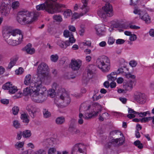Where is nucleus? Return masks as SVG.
<instances>
[{"label": "nucleus", "instance_id": "1", "mask_svg": "<svg viewBox=\"0 0 154 154\" xmlns=\"http://www.w3.org/2000/svg\"><path fill=\"white\" fill-rule=\"evenodd\" d=\"M46 91V88L43 86L40 82H36L31 83L29 87L25 88L23 91V94L25 96L29 94L33 101L42 103L47 98Z\"/></svg>", "mask_w": 154, "mask_h": 154}, {"label": "nucleus", "instance_id": "2", "mask_svg": "<svg viewBox=\"0 0 154 154\" xmlns=\"http://www.w3.org/2000/svg\"><path fill=\"white\" fill-rule=\"evenodd\" d=\"M3 36L8 44L13 46L20 44L23 37L22 32L18 29L4 30Z\"/></svg>", "mask_w": 154, "mask_h": 154}, {"label": "nucleus", "instance_id": "3", "mask_svg": "<svg viewBox=\"0 0 154 154\" xmlns=\"http://www.w3.org/2000/svg\"><path fill=\"white\" fill-rule=\"evenodd\" d=\"M39 14L36 11L31 12L27 10L21 11L17 14V20L22 25L30 24L36 20Z\"/></svg>", "mask_w": 154, "mask_h": 154}, {"label": "nucleus", "instance_id": "4", "mask_svg": "<svg viewBox=\"0 0 154 154\" xmlns=\"http://www.w3.org/2000/svg\"><path fill=\"white\" fill-rule=\"evenodd\" d=\"M57 0H46L44 3L40 4L36 6L37 11L45 10L48 13L53 14L61 11L60 8L64 7L63 5L56 2Z\"/></svg>", "mask_w": 154, "mask_h": 154}, {"label": "nucleus", "instance_id": "5", "mask_svg": "<svg viewBox=\"0 0 154 154\" xmlns=\"http://www.w3.org/2000/svg\"><path fill=\"white\" fill-rule=\"evenodd\" d=\"M93 105L95 107L96 111H94V112L91 113L87 112L85 113L84 116H83L82 113H79V119L78 120V122L79 124L82 125L83 123L84 122L83 118L86 119H88L97 116L98 113L101 112L102 107L98 103H95Z\"/></svg>", "mask_w": 154, "mask_h": 154}, {"label": "nucleus", "instance_id": "6", "mask_svg": "<svg viewBox=\"0 0 154 154\" xmlns=\"http://www.w3.org/2000/svg\"><path fill=\"white\" fill-rule=\"evenodd\" d=\"M96 66L103 72H107L110 68V62L109 58L104 55L100 56L96 61Z\"/></svg>", "mask_w": 154, "mask_h": 154}, {"label": "nucleus", "instance_id": "7", "mask_svg": "<svg viewBox=\"0 0 154 154\" xmlns=\"http://www.w3.org/2000/svg\"><path fill=\"white\" fill-rule=\"evenodd\" d=\"M49 68L47 65L45 63H41L38 66L37 73L38 75V81L41 82H44L48 75Z\"/></svg>", "mask_w": 154, "mask_h": 154}, {"label": "nucleus", "instance_id": "8", "mask_svg": "<svg viewBox=\"0 0 154 154\" xmlns=\"http://www.w3.org/2000/svg\"><path fill=\"white\" fill-rule=\"evenodd\" d=\"M104 11H99L97 12L98 16L101 18H105L106 16L111 17L113 15V11L112 5L109 3H106L102 8Z\"/></svg>", "mask_w": 154, "mask_h": 154}, {"label": "nucleus", "instance_id": "9", "mask_svg": "<svg viewBox=\"0 0 154 154\" xmlns=\"http://www.w3.org/2000/svg\"><path fill=\"white\" fill-rule=\"evenodd\" d=\"M110 134L112 136L122 135V137L119 138L112 139V143L115 146H119L122 145L124 142V138L123 134L119 130H114L110 132Z\"/></svg>", "mask_w": 154, "mask_h": 154}, {"label": "nucleus", "instance_id": "10", "mask_svg": "<svg viewBox=\"0 0 154 154\" xmlns=\"http://www.w3.org/2000/svg\"><path fill=\"white\" fill-rule=\"evenodd\" d=\"M71 154H86V146L82 143L76 144L72 149Z\"/></svg>", "mask_w": 154, "mask_h": 154}, {"label": "nucleus", "instance_id": "11", "mask_svg": "<svg viewBox=\"0 0 154 154\" xmlns=\"http://www.w3.org/2000/svg\"><path fill=\"white\" fill-rule=\"evenodd\" d=\"M135 14H138L140 18L144 21L146 23H149L150 18L148 14L145 11H142L136 8L133 12Z\"/></svg>", "mask_w": 154, "mask_h": 154}, {"label": "nucleus", "instance_id": "12", "mask_svg": "<svg viewBox=\"0 0 154 154\" xmlns=\"http://www.w3.org/2000/svg\"><path fill=\"white\" fill-rule=\"evenodd\" d=\"M134 98L136 101L140 104L144 103L146 101V97L145 95L140 92L135 93Z\"/></svg>", "mask_w": 154, "mask_h": 154}, {"label": "nucleus", "instance_id": "13", "mask_svg": "<svg viewBox=\"0 0 154 154\" xmlns=\"http://www.w3.org/2000/svg\"><path fill=\"white\" fill-rule=\"evenodd\" d=\"M2 88L4 90H7L10 94H14L17 91L16 87L12 86L10 82H8L4 85L2 86Z\"/></svg>", "mask_w": 154, "mask_h": 154}, {"label": "nucleus", "instance_id": "14", "mask_svg": "<svg viewBox=\"0 0 154 154\" xmlns=\"http://www.w3.org/2000/svg\"><path fill=\"white\" fill-rule=\"evenodd\" d=\"M82 65V61L79 59H72L71 60L70 66L72 70H78Z\"/></svg>", "mask_w": 154, "mask_h": 154}, {"label": "nucleus", "instance_id": "15", "mask_svg": "<svg viewBox=\"0 0 154 154\" xmlns=\"http://www.w3.org/2000/svg\"><path fill=\"white\" fill-rule=\"evenodd\" d=\"M135 84V81L130 80L124 83L123 87L126 91H130L132 90Z\"/></svg>", "mask_w": 154, "mask_h": 154}, {"label": "nucleus", "instance_id": "16", "mask_svg": "<svg viewBox=\"0 0 154 154\" xmlns=\"http://www.w3.org/2000/svg\"><path fill=\"white\" fill-rule=\"evenodd\" d=\"M26 110L28 112L30 116L32 118L34 116V113L36 111V109L32 104H29L26 107Z\"/></svg>", "mask_w": 154, "mask_h": 154}, {"label": "nucleus", "instance_id": "17", "mask_svg": "<svg viewBox=\"0 0 154 154\" xmlns=\"http://www.w3.org/2000/svg\"><path fill=\"white\" fill-rule=\"evenodd\" d=\"M55 139L54 138H49L44 140L42 142V145L45 147L48 148L54 144Z\"/></svg>", "mask_w": 154, "mask_h": 154}, {"label": "nucleus", "instance_id": "18", "mask_svg": "<svg viewBox=\"0 0 154 154\" xmlns=\"http://www.w3.org/2000/svg\"><path fill=\"white\" fill-rule=\"evenodd\" d=\"M7 4L8 5V3L3 4L1 7V11L2 15L3 16H8L10 13V9L8 7Z\"/></svg>", "mask_w": 154, "mask_h": 154}, {"label": "nucleus", "instance_id": "19", "mask_svg": "<svg viewBox=\"0 0 154 154\" xmlns=\"http://www.w3.org/2000/svg\"><path fill=\"white\" fill-rule=\"evenodd\" d=\"M60 98L61 100H64L67 104L69 103L70 99L68 94L65 91L64 89H63L62 90V92L61 94H60Z\"/></svg>", "mask_w": 154, "mask_h": 154}, {"label": "nucleus", "instance_id": "20", "mask_svg": "<svg viewBox=\"0 0 154 154\" xmlns=\"http://www.w3.org/2000/svg\"><path fill=\"white\" fill-rule=\"evenodd\" d=\"M95 29L96 34L100 36L103 35L105 32V27L103 25H97L96 26Z\"/></svg>", "mask_w": 154, "mask_h": 154}, {"label": "nucleus", "instance_id": "21", "mask_svg": "<svg viewBox=\"0 0 154 154\" xmlns=\"http://www.w3.org/2000/svg\"><path fill=\"white\" fill-rule=\"evenodd\" d=\"M57 43L60 48L64 49L69 46V43L68 41L64 42L61 40H58L57 41Z\"/></svg>", "mask_w": 154, "mask_h": 154}, {"label": "nucleus", "instance_id": "22", "mask_svg": "<svg viewBox=\"0 0 154 154\" xmlns=\"http://www.w3.org/2000/svg\"><path fill=\"white\" fill-rule=\"evenodd\" d=\"M31 75L30 74H28L26 75L25 77L24 80V84L26 85H30L32 83H35L39 80L38 79V77L37 78V79L34 82H32L31 80Z\"/></svg>", "mask_w": 154, "mask_h": 154}, {"label": "nucleus", "instance_id": "23", "mask_svg": "<svg viewBox=\"0 0 154 154\" xmlns=\"http://www.w3.org/2000/svg\"><path fill=\"white\" fill-rule=\"evenodd\" d=\"M128 114L127 116V117L131 119L135 117L137 115H139V113L134 110L130 108H128Z\"/></svg>", "mask_w": 154, "mask_h": 154}, {"label": "nucleus", "instance_id": "24", "mask_svg": "<svg viewBox=\"0 0 154 154\" xmlns=\"http://www.w3.org/2000/svg\"><path fill=\"white\" fill-rule=\"evenodd\" d=\"M69 131L72 134H75L79 133V130L76 128L74 123L71 124L69 127Z\"/></svg>", "mask_w": 154, "mask_h": 154}, {"label": "nucleus", "instance_id": "25", "mask_svg": "<svg viewBox=\"0 0 154 154\" xmlns=\"http://www.w3.org/2000/svg\"><path fill=\"white\" fill-rule=\"evenodd\" d=\"M18 59V57L17 56H15L11 58L10 60V62L7 67V69H10L15 64Z\"/></svg>", "mask_w": 154, "mask_h": 154}, {"label": "nucleus", "instance_id": "26", "mask_svg": "<svg viewBox=\"0 0 154 154\" xmlns=\"http://www.w3.org/2000/svg\"><path fill=\"white\" fill-rule=\"evenodd\" d=\"M90 105H88L86 103H82L80 105L79 109V111L82 112L87 111L90 108Z\"/></svg>", "mask_w": 154, "mask_h": 154}, {"label": "nucleus", "instance_id": "27", "mask_svg": "<svg viewBox=\"0 0 154 154\" xmlns=\"http://www.w3.org/2000/svg\"><path fill=\"white\" fill-rule=\"evenodd\" d=\"M31 45L28 44L25 47V49L26 52L28 54H32L35 52L33 48H31Z\"/></svg>", "mask_w": 154, "mask_h": 154}, {"label": "nucleus", "instance_id": "28", "mask_svg": "<svg viewBox=\"0 0 154 154\" xmlns=\"http://www.w3.org/2000/svg\"><path fill=\"white\" fill-rule=\"evenodd\" d=\"M108 79L109 81H114L116 79V72H111L107 75Z\"/></svg>", "mask_w": 154, "mask_h": 154}, {"label": "nucleus", "instance_id": "29", "mask_svg": "<svg viewBox=\"0 0 154 154\" xmlns=\"http://www.w3.org/2000/svg\"><path fill=\"white\" fill-rule=\"evenodd\" d=\"M29 116L25 113L22 114L21 115L20 118L22 120V122L26 125L29 122V119L28 118Z\"/></svg>", "mask_w": 154, "mask_h": 154}, {"label": "nucleus", "instance_id": "30", "mask_svg": "<svg viewBox=\"0 0 154 154\" xmlns=\"http://www.w3.org/2000/svg\"><path fill=\"white\" fill-rule=\"evenodd\" d=\"M65 121V118L63 116H60L57 117L56 120V123L58 125L63 124Z\"/></svg>", "mask_w": 154, "mask_h": 154}, {"label": "nucleus", "instance_id": "31", "mask_svg": "<svg viewBox=\"0 0 154 154\" xmlns=\"http://www.w3.org/2000/svg\"><path fill=\"white\" fill-rule=\"evenodd\" d=\"M88 1V0H82V2L83 4V6L81 7V9L82 10H84L85 14L88 11L86 7L87 5Z\"/></svg>", "mask_w": 154, "mask_h": 154}, {"label": "nucleus", "instance_id": "32", "mask_svg": "<svg viewBox=\"0 0 154 154\" xmlns=\"http://www.w3.org/2000/svg\"><path fill=\"white\" fill-rule=\"evenodd\" d=\"M52 89L55 91H58L60 89V86L56 82H54L51 85Z\"/></svg>", "mask_w": 154, "mask_h": 154}, {"label": "nucleus", "instance_id": "33", "mask_svg": "<svg viewBox=\"0 0 154 154\" xmlns=\"http://www.w3.org/2000/svg\"><path fill=\"white\" fill-rule=\"evenodd\" d=\"M109 116V114L106 112L103 113L101 115H99V120L100 121H103L104 120V119H108V118Z\"/></svg>", "mask_w": 154, "mask_h": 154}, {"label": "nucleus", "instance_id": "34", "mask_svg": "<svg viewBox=\"0 0 154 154\" xmlns=\"http://www.w3.org/2000/svg\"><path fill=\"white\" fill-rule=\"evenodd\" d=\"M23 137L27 138L29 137L31 135V131L29 130H26L23 131Z\"/></svg>", "mask_w": 154, "mask_h": 154}, {"label": "nucleus", "instance_id": "35", "mask_svg": "<svg viewBox=\"0 0 154 154\" xmlns=\"http://www.w3.org/2000/svg\"><path fill=\"white\" fill-rule=\"evenodd\" d=\"M58 59L59 56L57 54H52L50 56V60L52 62H56Z\"/></svg>", "mask_w": 154, "mask_h": 154}, {"label": "nucleus", "instance_id": "36", "mask_svg": "<svg viewBox=\"0 0 154 154\" xmlns=\"http://www.w3.org/2000/svg\"><path fill=\"white\" fill-rule=\"evenodd\" d=\"M43 113L44 117L48 118L51 116L50 112L48 111V110L45 109H44L43 111Z\"/></svg>", "mask_w": 154, "mask_h": 154}, {"label": "nucleus", "instance_id": "37", "mask_svg": "<svg viewBox=\"0 0 154 154\" xmlns=\"http://www.w3.org/2000/svg\"><path fill=\"white\" fill-rule=\"evenodd\" d=\"M134 144L140 149L142 148L143 147V144L141 143L139 140H136L134 142Z\"/></svg>", "mask_w": 154, "mask_h": 154}, {"label": "nucleus", "instance_id": "38", "mask_svg": "<svg viewBox=\"0 0 154 154\" xmlns=\"http://www.w3.org/2000/svg\"><path fill=\"white\" fill-rule=\"evenodd\" d=\"M64 36L66 37H69L73 35L72 32H70L69 30H65L63 32Z\"/></svg>", "mask_w": 154, "mask_h": 154}, {"label": "nucleus", "instance_id": "39", "mask_svg": "<svg viewBox=\"0 0 154 154\" xmlns=\"http://www.w3.org/2000/svg\"><path fill=\"white\" fill-rule=\"evenodd\" d=\"M13 125L16 129L20 127V124L19 121L17 120H15L13 121Z\"/></svg>", "mask_w": 154, "mask_h": 154}, {"label": "nucleus", "instance_id": "40", "mask_svg": "<svg viewBox=\"0 0 154 154\" xmlns=\"http://www.w3.org/2000/svg\"><path fill=\"white\" fill-rule=\"evenodd\" d=\"M72 14L71 11L69 9H67L64 11L63 13V15L64 17L66 18L68 17H69Z\"/></svg>", "mask_w": 154, "mask_h": 154}, {"label": "nucleus", "instance_id": "41", "mask_svg": "<svg viewBox=\"0 0 154 154\" xmlns=\"http://www.w3.org/2000/svg\"><path fill=\"white\" fill-rule=\"evenodd\" d=\"M24 145L23 142H17L15 144V147L17 149H19L22 147Z\"/></svg>", "mask_w": 154, "mask_h": 154}, {"label": "nucleus", "instance_id": "42", "mask_svg": "<svg viewBox=\"0 0 154 154\" xmlns=\"http://www.w3.org/2000/svg\"><path fill=\"white\" fill-rule=\"evenodd\" d=\"M54 20L60 22L62 20V18L59 15H54L53 16Z\"/></svg>", "mask_w": 154, "mask_h": 154}, {"label": "nucleus", "instance_id": "43", "mask_svg": "<svg viewBox=\"0 0 154 154\" xmlns=\"http://www.w3.org/2000/svg\"><path fill=\"white\" fill-rule=\"evenodd\" d=\"M19 5V3L18 1H15L12 3L11 7L13 9H17Z\"/></svg>", "mask_w": 154, "mask_h": 154}, {"label": "nucleus", "instance_id": "44", "mask_svg": "<svg viewBox=\"0 0 154 154\" xmlns=\"http://www.w3.org/2000/svg\"><path fill=\"white\" fill-rule=\"evenodd\" d=\"M83 15V13L79 14L77 13H74L72 15V18L74 19H77Z\"/></svg>", "mask_w": 154, "mask_h": 154}, {"label": "nucleus", "instance_id": "45", "mask_svg": "<svg viewBox=\"0 0 154 154\" xmlns=\"http://www.w3.org/2000/svg\"><path fill=\"white\" fill-rule=\"evenodd\" d=\"M19 111V108L16 106H14L12 109V113L14 115H15L17 114Z\"/></svg>", "mask_w": 154, "mask_h": 154}, {"label": "nucleus", "instance_id": "46", "mask_svg": "<svg viewBox=\"0 0 154 154\" xmlns=\"http://www.w3.org/2000/svg\"><path fill=\"white\" fill-rule=\"evenodd\" d=\"M55 91L52 89H50L48 91V94L51 97H53L55 94Z\"/></svg>", "mask_w": 154, "mask_h": 154}, {"label": "nucleus", "instance_id": "47", "mask_svg": "<svg viewBox=\"0 0 154 154\" xmlns=\"http://www.w3.org/2000/svg\"><path fill=\"white\" fill-rule=\"evenodd\" d=\"M125 76L128 79H134L136 78V76L134 75H132L130 73H126Z\"/></svg>", "mask_w": 154, "mask_h": 154}, {"label": "nucleus", "instance_id": "48", "mask_svg": "<svg viewBox=\"0 0 154 154\" xmlns=\"http://www.w3.org/2000/svg\"><path fill=\"white\" fill-rule=\"evenodd\" d=\"M24 70L22 68L20 67L18 69L15 70V72L16 74L17 75H21L23 72Z\"/></svg>", "mask_w": 154, "mask_h": 154}, {"label": "nucleus", "instance_id": "49", "mask_svg": "<svg viewBox=\"0 0 154 154\" xmlns=\"http://www.w3.org/2000/svg\"><path fill=\"white\" fill-rule=\"evenodd\" d=\"M69 43V46L72 45V44L74 43L75 42V40L73 37V35L71 36L69 38V40L68 41Z\"/></svg>", "mask_w": 154, "mask_h": 154}, {"label": "nucleus", "instance_id": "50", "mask_svg": "<svg viewBox=\"0 0 154 154\" xmlns=\"http://www.w3.org/2000/svg\"><path fill=\"white\" fill-rule=\"evenodd\" d=\"M56 152V149L55 148H51L48 151V154H53Z\"/></svg>", "mask_w": 154, "mask_h": 154}, {"label": "nucleus", "instance_id": "51", "mask_svg": "<svg viewBox=\"0 0 154 154\" xmlns=\"http://www.w3.org/2000/svg\"><path fill=\"white\" fill-rule=\"evenodd\" d=\"M0 102L4 105H7L9 103V100L6 99H2L0 100Z\"/></svg>", "mask_w": 154, "mask_h": 154}, {"label": "nucleus", "instance_id": "52", "mask_svg": "<svg viewBox=\"0 0 154 154\" xmlns=\"http://www.w3.org/2000/svg\"><path fill=\"white\" fill-rule=\"evenodd\" d=\"M35 154H46V152L44 149H40L36 151Z\"/></svg>", "mask_w": 154, "mask_h": 154}, {"label": "nucleus", "instance_id": "53", "mask_svg": "<svg viewBox=\"0 0 154 154\" xmlns=\"http://www.w3.org/2000/svg\"><path fill=\"white\" fill-rule=\"evenodd\" d=\"M137 39V36L134 34H131L129 37V40L131 41H133L136 40Z\"/></svg>", "mask_w": 154, "mask_h": 154}, {"label": "nucleus", "instance_id": "54", "mask_svg": "<svg viewBox=\"0 0 154 154\" xmlns=\"http://www.w3.org/2000/svg\"><path fill=\"white\" fill-rule=\"evenodd\" d=\"M115 41V39L112 37H109L108 40V43L109 45L112 44Z\"/></svg>", "mask_w": 154, "mask_h": 154}, {"label": "nucleus", "instance_id": "55", "mask_svg": "<svg viewBox=\"0 0 154 154\" xmlns=\"http://www.w3.org/2000/svg\"><path fill=\"white\" fill-rule=\"evenodd\" d=\"M101 98V95H99L97 96L95 94H94L92 97V98L94 101H97Z\"/></svg>", "mask_w": 154, "mask_h": 154}, {"label": "nucleus", "instance_id": "56", "mask_svg": "<svg viewBox=\"0 0 154 154\" xmlns=\"http://www.w3.org/2000/svg\"><path fill=\"white\" fill-rule=\"evenodd\" d=\"M130 65L132 67H135L137 65V63L134 61H131L129 62Z\"/></svg>", "mask_w": 154, "mask_h": 154}, {"label": "nucleus", "instance_id": "57", "mask_svg": "<svg viewBox=\"0 0 154 154\" xmlns=\"http://www.w3.org/2000/svg\"><path fill=\"white\" fill-rule=\"evenodd\" d=\"M22 136H23V134L22 131L18 132L17 134V139L18 140H20Z\"/></svg>", "mask_w": 154, "mask_h": 154}, {"label": "nucleus", "instance_id": "58", "mask_svg": "<svg viewBox=\"0 0 154 154\" xmlns=\"http://www.w3.org/2000/svg\"><path fill=\"white\" fill-rule=\"evenodd\" d=\"M125 41L122 39H119L116 40V42L117 44H123Z\"/></svg>", "mask_w": 154, "mask_h": 154}, {"label": "nucleus", "instance_id": "59", "mask_svg": "<svg viewBox=\"0 0 154 154\" xmlns=\"http://www.w3.org/2000/svg\"><path fill=\"white\" fill-rule=\"evenodd\" d=\"M137 0H130V5H135L137 3Z\"/></svg>", "mask_w": 154, "mask_h": 154}, {"label": "nucleus", "instance_id": "60", "mask_svg": "<svg viewBox=\"0 0 154 154\" xmlns=\"http://www.w3.org/2000/svg\"><path fill=\"white\" fill-rule=\"evenodd\" d=\"M85 30L83 28H81L79 30V34L80 35H83L85 33Z\"/></svg>", "mask_w": 154, "mask_h": 154}, {"label": "nucleus", "instance_id": "61", "mask_svg": "<svg viewBox=\"0 0 154 154\" xmlns=\"http://www.w3.org/2000/svg\"><path fill=\"white\" fill-rule=\"evenodd\" d=\"M69 29L72 32H75V28L74 26L70 25L69 26Z\"/></svg>", "mask_w": 154, "mask_h": 154}, {"label": "nucleus", "instance_id": "62", "mask_svg": "<svg viewBox=\"0 0 154 154\" xmlns=\"http://www.w3.org/2000/svg\"><path fill=\"white\" fill-rule=\"evenodd\" d=\"M124 81L123 78L122 77H119L118 79L117 80V82L118 84H121Z\"/></svg>", "mask_w": 154, "mask_h": 154}, {"label": "nucleus", "instance_id": "63", "mask_svg": "<svg viewBox=\"0 0 154 154\" xmlns=\"http://www.w3.org/2000/svg\"><path fill=\"white\" fill-rule=\"evenodd\" d=\"M106 45V42L105 41H102L99 44V46L101 47H104Z\"/></svg>", "mask_w": 154, "mask_h": 154}, {"label": "nucleus", "instance_id": "64", "mask_svg": "<svg viewBox=\"0 0 154 154\" xmlns=\"http://www.w3.org/2000/svg\"><path fill=\"white\" fill-rule=\"evenodd\" d=\"M119 100L124 104L127 101V99L125 98L120 97Z\"/></svg>", "mask_w": 154, "mask_h": 154}]
</instances>
